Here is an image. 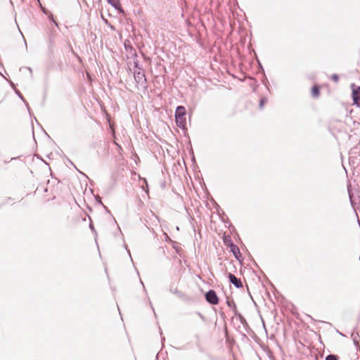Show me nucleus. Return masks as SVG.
Segmentation results:
<instances>
[{"label": "nucleus", "instance_id": "obj_5", "mask_svg": "<svg viewBox=\"0 0 360 360\" xmlns=\"http://www.w3.org/2000/svg\"><path fill=\"white\" fill-rule=\"evenodd\" d=\"M108 3L116 8H118L119 1L118 0H108Z\"/></svg>", "mask_w": 360, "mask_h": 360}, {"label": "nucleus", "instance_id": "obj_1", "mask_svg": "<svg viewBox=\"0 0 360 360\" xmlns=\"http://www.w3.org/2000/svg\"><path fill=\"white\" fill-rule=\"evenodd\" d=\"M186 109L184 106H178L176 110L175 117L177 125L184 128L186 124Z\"/></svg>", "mask_w": 360, "mask_h": 360}, {"label": "nucleus", "instance_id": "obj_6", "mask_svg": "<svg viewBox=\"0 0 360 360\" xmlns=\"http://www.w3.org/2000/svg\"><path fill=\"white\" fill-rule=\"evenodd\" d=\"M311 94L314 97H317L319 94V90L317 86H314L311 90Z\"/></svg>", "mask_w": 360, "mask_h": 360}, {"label": "nucleus", "instance_id": "obj_4", "mask_svg": "<svg viewBox=\"0 0 360 360\" xmlns=\"http://www.w3.org/2000/svg\"><path fill=\"white\" fill-rule=\"evenodd\" d=\"M229 280L231 283H232L236 287L240 288L242 287L241 281L238 279L234 275L230 274H229Z\"/></svg>", "mask_w": 360, "mask_h": 360}, {"label": "nucleus", "instance_id": "obj_11", "mask_svg": "<svg viewBox=\"0 0 360 360\" xmlns=\"http://www.w3.org/2000/svg\"><path fill=\"white\" fill-rule=\"evenodd\" d=\"M264 104V100H262L261 102H260V105L262 106Z\"/></svg>", "mask_w": 360, "mask_h": 360}, {"label": "nucleus", "instance_id": "obj_10", "mask_svg": "<svg viewBox=\"0 0 360 360\" xmlns=\"http://www.w3.org/2000/svg\"><path fill=\"white\" fill-rule=\"evenodd\" d=\"M110 128L112 129V133L114 134L115 131H114V129H113V127H112V124L110 123Z\"/></svg>", "mask_w": 360, "mask_h": 360}, {"label": "nucleus", "instance_id": "obj_9", "mask_svg": "<svg viewBox=\"0 0 360 360\" xmlns=\"http://www.w3.org/2000/svg\"><path fill=\"white\" fill-rule=\"evenodd\" d=\"M232 251L233 252V254L235 255L236 257L238 258V256L236 255V248L233 247V249H232Z\"/></svg>", "mask_w": 360, "mask_h": 360}, {"label": "nucleus", "instance_id": "obj_3", "mask_svg": "<svg viewBox=\"0 0 360 360\" xmlns=\"http://www.w3.org/2000/svg\"><path fill=\"white\" fill-rule=\"evenodd\" d=\"M206 300L212 304L218 303V298L216 293L213 290H210L206 294Z\"/></svg>", "mask_w": 360, "mask_h": 360}, {"label": "nucleus", "instance_id": "obj_8", "mask_svg": "<svg viewBox=\"0 0 360 360\" xmlns=\"http://www.w3.org/2000/svg\"><path fill=\"white\" fill-rule=\"evenodd\" d=\"M338 79H339V77H338V76L337 75H333L332 76V79L334 80L336 82L338 81Z\"/></svg>", "mask_w": 360, "mask_h": 360}, {"label": "nucleus", "instance_id": "obj_7", "mask_svg": "<svg viewBox=\"0 0 360 360\" xmlns=\"http://www.w3.org/2000/svg\"><path fill=\"white\" fill-rule=\"evenodd\" d=\"M326 360H337V357L334 355H328Z\"/></svg>", "mask_w": 360, "mask_h": 360}, {"label": "nucleus", "instance_id": "obj_2", "mask_svg": "<svg viewBox=\"0 0 360 360\" xmlns=\"http://www.w3.org/2000/svg\"><path fill=\"white\" fill-rule=\"evenodd\" d=\"M352 96L353 100L355 104L359 105H360V87H356L355 84H352Z\"/></svg>", "mask_w": 360, "mask_h": 360}]
</instances>
